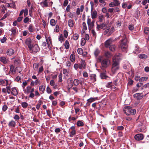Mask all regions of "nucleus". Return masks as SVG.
I'll return each instance as SVG.
<instances>
[{
  "mask_svg": "<svg viewBox=\"0 0 149 149\" xmlns=\"http://www.w3.org/2000/svg\"><path fill=\"white\" fill-rule=\"evenodd\" d=\"M119 47L123 52H126L128 47L127 40L125 34L123 36V39L120 41Z\"/></svg>",
  "mask_w": 149,
  "mask_h": 149,
  "instance_id": "nucleus-1",
  "label": "nucleus"
},
{
  "mask_svg": "<svg viewBox=\"0 0 149 149\" xmlns=\"http://www.w3.org/2000/svg\"><path fill=\"white\" fill-rule=\"evenodd\" d=\"M120 68L119 63L118 60L113 58L112 62L111 71L113 74L115 73Z\"/></svg>",
  "mask_w": 149,
  "mask_h": 149,
  "instance_id": "nucleus-2",
  "label": "nucleus"
},
{
  "mask_svg": "<svg viewBox=\"0 0 149 149\" xmlns=\"http://www.w3.org/2000/svg\"><path fill=\"white\" fill-rule=\"evenodd\" d=\"M125 113L127 115H134L136 113V110L134 109H132L130 106L125 107L123 110Z\"/></svg>",
  "mask_w": 149,
  "mask_h": 149,
  "instance_id": "nucleus-3",
  "label": "nucleus"
},
{
  "mask_svg": "<svg viewBox=\"0 0 149 149\" xmlns=\"http://www.w3.org/2000/svg\"><path fill=\"white\" fill-rule=\"evenodd\" d=\"M30 52L31 53H35L40 50V48L38 45L36 44L32 45L31 47V49H29Z\"/></svg>",
  "mask_w": 149,
  "mask_h": 149,
  "instance_id": "nucleus-4",
  "label": "nucleus"
},
{
  "mask_svg": "<svg viewBox=\"0 0 149 149\" xmlns=\"http://www.w3.org/2000/svg\"><path fill=\"white\" fill-rule=\"evenodd\" d=\"M110 64V60L108 59H105L101 62L102 66L103 68H106L108 67Z\"/></svg>",
  "mask_w": 149,
  "mask_h": 149,
  "instance_id": "nucleus-5",
  "label": "nucleus"
},
{
  "mask_svg": "<svg viewBox=\"0 0 149 149\" xmlns=\"http://www.w3.org/2000/svg\"><path fill=\"white\" fill-rule=\"evenodd\" d=\"M116 40V39H113L112 38H110L107 40L105 43V46L107 48L109 47L110 46H111V44L113 42L115 41Z\"/></svg>",
  "mask_w": 149,
  "mask_h": 149,
  "instance_id": "nucleus-6",
  "label": "nucleus"
},
{
  "mask_svg": "<svg viewBox=\"0 0 149 149\" xmlns=\"http://www.w3.org/2000/svg\"><path fill=\"white\" fill-rule=\"evenodd\" d=\"M33 40L30 38H27L25 41V43L28 46L29 49H31V47L32 46L31 43Z\"/></svg>",
  "mask_w": 149,
  "mask_h": 149,
  "instance_id": "nucleus-7",
  "label": "nucleus"
},
{
  "mask_svg": "<svg viewBox=\"0 0 149 149\" xmlns=\"http://www.w3.org/2000/svg\"><path fill=\"white\" fill-rule=\"evenodd\" d=\"M143 135L141 134H137L134 136L135 139L137 141L142 140L143 139Z\"/></svg>",
  "mask_w": 149,
  "mask_h": 149,
  "instance_id": "nucleus-8",
  "label": "nucleus"
},
{
  "mask_svg": "<svg viewBox=\"0 0 149 149\" xmlns=\"http://www.w3.org/2000/svg\"><path fill=\"white\" fill-rule=\"evenodd\" d=\"M106 27V25L104 23L100 25H99L98 24H97V26L96 27V28L97 30L98 31L100 30V29H104Z\"/></svg>",
  "mask_w": 149,
  "mask_h": 149,
  "instance_id": "nucleus-9",
  "label": "nucleus"
},
{
  "mask_svg": "<svg viewBox=\"0 0 149 149\" xmlns=\"http://www.w3.org/2000/svg\"><path fill=\"white\" fill-rule=\"evenodd\" d=\"M69 130L70 132L69 136L71 137H73L74 135V127L72 126Z\"/></svg>",
  "mask_w": 149,
  "mask_h": 149,
  "instance_id": "nucleus-10",
  "label": "nucleus"
},
{
  "mask_svg": "<svg viewBox=\"0 0 149 149\" xmlns=\"http://www.w3.org/2000/svg\"><path fill=\"white\" fill-rule=\"evenodd\" d=\"M14 50L11 48L8 49L6 52L7 54L9 56L12 55L14 54Z\"/></svg>",
  "mask_w": 149,
  "mask_h": 149,
  "instance_id": "nucleus-11",
  "label": "nucleus"
},
{
  "mask_svg": "<svg viewBox=\"0 0 149 149\" xmlns=\"http://www.w3.org/2000/svg\"><path fill=\"white\" fill-rule=\"evenodd\" d=\"M18 91L15 88H11V93L14 96H16L18 94Z\"/></svg>",
  "mask_w": 149,
  "mask_h": 149,
  "instance_id": "nucleus-12",
  "label": "nucleus"
},
{
  "mask_svg": "<svg viewBox=\"0 0 149 149\" xmlns=\"http://www.w3.org/2000/svg\"><path fill=\"white\" fill-rule=\"evenodd\" d=\"M0 61L3 63L4 64H6L8 63V61L6 59V57L4 56L0 57Z\"/></svg>",
  "mask_w": 149,
  "mask_h": 149,
  "instance_id": "nucleus-13",
  "label": "nucleus"
},
{
  "mask_svg": "<svg viewBox=\"0 0 149 149\" xmlns=\"http://www.w3.org/2000/svg\"><path fill=\"white\" fill-rule=\"evenodd\" d=\"M141 94L142 93H136L134 95V97L137 100H140L143 97Z\"/></svg>",
  "mask_w": 149,
  "mask_h": 149,
  "instance_id": "nucleus-14",
  "label": "nucleus"
},
{
  "mask_svg": "<svg viewBox=\"0 0 149 149\" xmlns=\"http://www.w3.org/2000/svg\"><path fill=\"white\" fill-rule=\"evenodd\" d=\"M84 9V6L81 5L80 6V8H78L77 9L76 13L77 15H79L80 14V12H82L83 11Z\"/></svg>",
  "mask_w": 149,
  "mask_h": 149,
  "instance_id": "nucleus-15",
  "label": "nucleus"
},
{
  "mask_svg": "<svg viewBox=\"0 0 149 149\" xmlns=\"http://www.w3.org/2000/svg\"><path fill=\"white\" fill-rule=\"evenodd\" d=\"M32 87L31 86H27L25 90H24V92L26 94H29L30 93L31 90L32 88Z\"/></svg>",
  "mask_w": 149,
  "mask_h": 149,
  "instance_id": "nucleus-16",
  "label": "nucleus"
},
{
  "mask_svg": "<svg viewBox=\"0 0 149 149\" xmlns=\"http://www.w3.org/2000/svg\"><path fill=\"white\" fill-rule=\"evenodd\" d=\"M8 81L7 80H3L2 79H0V85H4L6 84V86L8 85Z\"/></svg>",
  "mask_w": 149,
  "mask_h": 149,
  "instance_id": "nucleus-17",
  "label": "nucleus"
},
{
  "mask_svg": "<svg viewBox=\"0 0 149 149\" xmlns=\"http://www.w3.org/2000/svg\"><path fill=\"white\" fill-rule=\"evenodd\" d=\"M106 70H105L103 72L101 73L100 76L102 79H106L108 77L106 75Z\"/></svg>",
  "mask_w": 149,
  "mask_h": 149,
  "instance_id": "nucleus-18",
  "label": "nucleus"
},
{
  "mask_svg": "<svg viewBox=\"0 0 149 149\" xmlns=\"http://www.w3.org/2000/svg\"><path fill=\"white\" fill-rule=\"evenodd\" d=\"M91 17L93 19L96 18L97 17V13L96 11H94L91 13Z\"/></svg>",
  "mask_w": 149,
  "mask_h": 149,
  "instance_id": "nucleus-19",
  "label": "nucleus"
},
{
  "mask_svg": "<svg viewBox=\"0 0 149 149\" xmlns=\"http://www.w3.org/2000/svg\"><path fill=\"white\" fill-rule=\"evenodd\" d=\"M104 55L105 57L107 58H110L112 56L111 54L108 51L105 52Z\"/></svg>",
  "mask_w": 149,
  "mask_h": 149,
  "instance_id": "nucleus-20",
  "label": "nucleus"
},
{
  "mask_svg": "<svg viewBox=\"0 0 149 149\" xmlns=\"http://www.w3.org/2000/svg\"><path fill=\"white\" fill-rule=\"evenodd\" d=\"M90 79L92 80L93 82H94L96 81V75L95 74H91L90 76Z\"/></svg>",
  "mask_w": 149,
  "mask_h": 149,
  "instance_id": "nucleus-21",
  "label": "nucleus"
},
{
  "mask_svg": "<svg viewBox=\"0 0 149 149\" xmlns=\"http://www.w3.org/2000/svg\"><path fill=\"white\" fill-rule=\"evenodd\" d=\"M138 57L140 58L143 59H146L147 58V56L144 54H141L138 55Z\"/></svg>",
  "mask_w": 149,
  "mask_h": 149,
  "instance_id": "nucleus-22",
  "label": "nucleus"
},
{
  "mask_svg": "<svg viewBox=\"0 0 149 149\" xmlns=\"http://www.w3.org/2000/svg\"><path fill=\"white\" fill-rule=\"evenodd\" d=\"M40 4H43V7H47L48 6L47 0H45L43 1L40 3Z\"/></svg>",
  "mask_w": 149,
  "mask_h": 149,
  "instance_id": "nucleus-23",
  "label": "nucleus"
},
{
  "mask_svg": "<svg viewBox=\"0 0 149 149\" xmlns=\"http://www.w3.org/2000/svg\"><path fill=\"white\" fill-rule=\"evenodd\" d=\"M98 100V97H91L87 100V102H89L90 103H91L95 100Z\"/></svg>",
  "mask_w": 149,
  "mask_h": 149,
  "instance_id": "nucleus-24",
  "label": "nucleus"
},
{
  "mask_svg": "<svg viewBox=\"0 0 149 149\" xmlns=\"http://www.w3.org/2000/svg\"><path fill=\"white\" fill-rule=\"evenodd\" d=\"M16 123L13 120L9 122L8 123V125L10 127H14Z\"/></svg>",
  "mask_w": 149,
  "mask_h": 149,
  "instance_id": "nucleus-25",
  "label": "nucleus"
},
{
  "mask_svg": "<svg viewBox=\"0 0 149 149\" xmlns=\"http://www.w3.org/2000/svg\"><path fill=\"white\" fill-rule=\"evenodd\" d=\"M70 61L72 62H73L74 61V54L73 51L70 55Z\"/></svg>",
  "mask_w": 149,
  "mask_h": 149,
  "instance_id": "nucleus-26",
  "label": "nucleus"
},
{
  "mask_svg": "<svg viewBox=\"0 0 149 149\" xmlns=\"http://www.w3.org/2000/svg\"><path fill=\"white\" fill-rule=\"evenodd\" d=\"M109 49L112 52L115 51L116 50V46L114 45H112L109 47Z\"/></svg>",
  "mask_w": 149,
  "mask_h": 149,
  "instance_id": "nucleus-27",
  "label": "nucleus"
},
{
  "mask_svg": "<svg viewBox=\"0 0 149 149\" xmlns=\"http://www.w3.org/2000/svg\"><path fill=\"white\" fill-rule=\"evenodd\" d=\"M104 16L102 15H99V21L101 22H102L103 21L104 19Z\"/></svg>",
  "mask_w": 149,
  "mask_h": 149,
  "instance_id": "nucleus-28",
  "label": "nucleus"
},
{
  "mask_svg": "<svg viewBox=\"0 0 149 149\" xmlns=\"http://www.w3.org/2000/svg\"><path fill=\"white\" fill-rule=\"evenodd\" d=\"M77 125L78 127L83 126L84 125L83 123L80 120L78 121L77 123Z\"/></svg>",
  "mask_w": 149,
  "mask_h": 149,
  "instance_id": "nucleus-29",
  "label": "nucleus"
},
{
  "mask_svg": "<svg viewBox=\"0 0 149 149\" xmlns=\"http://www.w3.org/2000/svg\"><path fill=\"white\" fill-rule=\"evenodd\" d=\"M68 24L70 27H73L74 25L73 21L72 19L69 20L68 22Z\"/></svg>",
  "mask_w": 149,
  "mask_h": 149,
  "instance_id": "nucleus-30",
  "label": "nucleus"
},
{
  "mask_svg": "<svg viewBox=\"0 0 149 149\" xmlns=\"http://www.w3.org/2000/svg\"><path fill=\"white\" fill-rule=\"evenodd\" d=\"M22 107L24 108H26L28 106V104L25 102H23L21 103Z\"/></svg>",
  "mask_w": 149,
  "mask_h": 149,
  "instance_id": "nucleus-31",
  "label": "nucleus"
},
{
  "mask_svg": "<svg viewBox=\"0 0 149 149\" xmlns=\"http://www.w3.org/2000/svg\"><path fill=\"white\" fill-rule=\"evenodd\" d=\"M100 52V51L99 50V49H96L94 52V54L95 56L96 57H97L98 55Z\"/></svg>",
  "mask_w": 149,
  "mask_h": 149,
  "instance_id": "nucleus-32",
  "label": "nucleus"
},
{
  "mask_svg": "<svg viewBox=\"0 0 149 149\" xmlns=\"http://www.w3.org/2000/svg\"><path fill=\"white\" fill-rule=\"evenodd\" d=\"M10 70L12 72L13 74H14L15 73L14 70V67L13 65H11L10 66Z\"/></svg>",
  "mask_w": 149,
  "mask_h": 149,
  "instance_id": "nucleus-33",
  "label": "nucleus"
},
{
  "mask_svg": "<svg viewBox=\"0 0 149 149\" xmlns=\"http://www.w3.org/2000/svg\"><path fill=\"white\" fill-rule=\"evenodd\" d=\"M65 47L66 49H68L69 47V44L68 41L66 40L65 42Z\"/></svg>",
  "mask_w": 149,
  "mask_h": 149,
  "instance_id": "nucleus-34",
  "label": "nucleus"
},
{
  "mask_svg": "<svg viewBox=\"0 0 149 149\" xmlns=\"http://www.w3.org/2000/svg\"><path fill=\"white\" fill-rule=\"evenodd\" d=\"M45 86H39V90L40 91L44 92L45 91Z\"/></svg>",
  "mask_w": 149,
  "mask_h": 149,
  "instance_id": "nucleus-35",
  "label": "nucleus"
},
{
  "mask_svg": "<svg viewBox=\"0 0 149 149\" xmlns=\"http://www.w3.org/2000/svg\"><path fill=\"white\" fill-rule=\"evenodd\" d=\"M12 32V34L15 35L16 33V30L15 28H13L11 29L10 30Z\"/></svg>",
  "mask_w": 149,
  "mask_h": 149,
  "instance_id": "nucleus-36",
  "label": "nucleus"
},
{
  "mask_svg": "<svg viewBox=\"0 0 149 149\" xmlns=\"http://www.w3.org/2000/svg\"><path fill=\"white\" fill-rule=\"evenodd\" d=\"M148 79V78L147 77H143L140 78L139 79V81L140 82L144 81L147 80Z\"/></svg>",
  "mask_w": 149,
  "mask_h": 149,
  "instance_id": "nucleus-37",
  "label": "nucleus"
},
{
  "mask_svg": "<svg viewBox=\"0 0 149 149\" xmlns=\"http://www.w3.org/2000/svg\"><path fill=\"white\" fill-rule=\"evenodd\" d=\"M113 3L115 6H117L120 4L119 1L117 0H114Z\"/></svg>",
  "mask_w": 149,
  "mask_h": 149,
  "instance_id": "nucleus-38",
  "label": "nucleus"
},
{
  "mask_svg": "<svg viewBox=\"0 0 149 149\" xmlns=\"http://www.w3.org/2000/svg\"><path fill=\"white\" fill-rule=\"evenodd\" d=\"M50 24L52 26H54L56 24L55 20L53 19H51L50 21Z\"/></svg>",
  "mask_w": 149,
  "mask_h": 149,
  "instance_id": "nucleus-39",
  "label": "nucleus"
},
{
  "mask_svg": "<svg viewBox=\"0 0 149 149\" xmlns=\"http://www.w3.org/2000/svg\"><path fill=\"white\" fill-rule=\"evenodd\" d=\"M114 31V28L113 27L111 28V29L109 30V34L108 35V36H110Z\"/></svg>",
  "mask_w": 149,
  "mask_h": 149,
  "instance_id": "nucleus-40",
  "label": "nucleus"
},
{
  "mask_svg": "<svg viewBox=\"0 0 149 149\" xmlns=\"http://www.w3.org/2000/svg\"><path fill=\"white\" fill-rule=\"evenodd\" d=\"M6 91L8 94H9L11 93V89L10 87L9 86H7L6 87Z\"/></svg>",
  "mask_w": 149,
  "mask_h": 149,
  "instance_id": "nucleus-41",
  "label": "nucleus"
},
{
  "mask_svg": "<svg viewBox=\"0 0 149 149\" xmlns=\"http://www.w3.org/2000/svg\"><path fill=\"white\" fill-rule=\"evenodd\" d=\"M109 27L107 28L104 31V35H106L108 36V35L109 34Z\"/></svg>",
  "mask_w": 149,
  "mask_h": 149,
  "instance_id": "nucleus-42",
  "label": "nucleus"
},
{
  "mask_svg": "<svg viewBox=\"0 0 149 149\" xmlns=\"http://www.w3.org/2000/svg\"><path fill=\"white\" fill-rule=\"evenodd\" d=\"M94 22L93 21L91 22L89 25H88V28L90 29H91L94 26Z\"/></svg>",
  "mask_w": 149,
  "mask_h": 149,
  "instance_id": "nucleus-43",
  "label": "nucleus"
},
{
  "mask_svg": "<svg viewBox=\"0 0 149 149\" xmlns=\"http://www.w3.org/2000/svg\"><path fill=\"white\" fill-rule=\"evenodd\" d=\"M81 65L83 66V68L85 69L86 68V62L84 60H81Z\"/></svg>",
  "mask_w": 149,
  "mask_h": 149,
  "instance_id": "nucleus-44",
  "label": "nucleus"
},
{
  "mask_svg": "<svg viewBox=\"0 0 149 149\" xmlns=\"http://www.w3.org/2000/svg\"><path fill=\"white\" fill-rule=\"evenodd\" d=\"M29 31L30 32H33V29L32 24H31L29 25Z\"/></svg>",
  "mask_w": 149,
  "mask_h": 149,
  "instance_id": "nucleus-45",
  "label": "nucleus"
},
{
  "mask_svg": "<svg viewBox=\"0 0 149 149\" xmlns=\"http://www.w3.org/2000/svg\"><path fill=\"white\" fill-rule=\"evenodd\" d=\"M62 74L61 72H60L59 74V79H58V82H61L62 81Z\"/></svg>",
  "mask_w": 149,
  "mask_h": 149,
  "instance_id": "nucleus-46",
  "label": "nucleus"
},
{
  "mask_svg": "<svg viewBox=\"0 0 149 149\" xmlns=\"http://www.w3.org/2000/svg\"><path fill=\"white\" fill-rule=\"evenodd\" d=\"M83 28L84 31H86L87 29L86 24L85 22H84L82 23Z\"/></svg>",
  "mask_w": 149,
  "mask_h": 149,
  "instance_id": "nucleus-47",
  "label": "nucleus"
},
{
  "mask_svg": "<svg viewBox=\"0 0 149 149\" xmlns=\"http://www.w3.org/2000/svg\"><path fill=\"white\" fill-rule=\"evenodd\" d=\"M77 140V141L76 142V143L77 145L79 144V143L81 142V139L80 138L79 139L77 137H75V141Z\"/></svg>",
  "mask_w": 149,
  "mask_h": 149,
  "instance_id": "nucleus-48",
  "label": "nucleus"
},
{
  "mask_svg": "<svg viewBox=\"0 0 149 149\" xmlns=\"http://www.w3.org/2000/svg\"><path fill=\"white\" fill-rule=\"evenodd\" d=\"M144 33L147 35L148 34L149 32V29L148 27H146L144 28Z\"/></svg>",
  "mask_w": 149,
  "mask_h": 149,
  "instance_id": "nucleus-49",
  "label": "nucleus"
},
{
  "mask_svg": "<svg viewBox=\"0 0 149 149\" xmlns=\"http://www.w3.org/2000/svg\"><path fill=\"white\" fill-rule=\"evenodd\" d=\"M58 39L60 41H64V38L63 37V35L62 34L60 35Z\"/></svg>",
  "mask_w": 149,
  "mask_h": 149,
  "instance_id": "nucleus-50",
  "label": "nucleus"
},
{
  "mask_svg": "<svg viewBox=\"0 0 149 149\" xmlns=\"http://www.w3.org/2000/svg\"><path fill=\"white\" fill-rule=\"evenodd\" d=\"M83 50L81 48H79L78 49L77 52L80 54H83Z\"/></svg>",
  "mask_w": 149,
  "mask_h": 149,
  "instance_id": "nucleus-51",
  "label": "nucleus"
},
{
  "mask_svg": "<svg viewBox=\"0 0 149 149\" xmlns=\"http://www.w3.org/2000/svg\"><path fill=\"white\" fill-rule=\"evenodd\" d=\"M64 36L65 38H67L68 36V32L66 30H65L63 32Z\"/></svg>",
  "mask_w": 149,
  "mask_h": 149,
  "instance_id": "nucleus-52",
  "label": "nucleus"
},
{
  "mask_svg": "<svg viewBox=\"0 0 149 149\" xmlns=\"http://www.w3.org/2000/svg\"><path fill=\"white\" fill-rule=\"evenodd\" d=\"M27 82L25 81H24L22 83V87H23V89H24L25 87V86L27 85Z\"/></svg>",
  "mask_w": 149,
  "mask_h": 149,
  "instance_id": "nucleus-53",
  "label": "nucleus"
},
{
  "mask_svg": "<svg viewBox=\"0 0 149 149\" xmlns=\"http://www.w3.org/2000/svg\"><path fill=\"white\" fill-rule=\"evenodd\" d=\"M86 40L85 39H82L81 41V44L82 46H84Z\"/></svg>",
  "mask_w": 149,
  "mask_h": 149,
  "instance_id": "nucleus-54",
  "label": "nucleus"
},
{
  "mask_svg": "<svg viewBox=\"0 0 149 149\" xmlns=\"http://www.w3.org/2000/svg\"><path fill=\"white\" fill-rule=\"evenodd\" d=\"M15 80L18 82H21V77L19 76H17L15 79Z\"/></svg>",
  "mask_w": 149,
  "mask_h": 149,
  "instance_id": "nucleus-55",
  "label": "nucleus"
},
{
  "mask_svg": "<svg viewBox=\"0 0 149 149\" xmlns=\"http://www.w3.org/2000/svg\"><path fill=\"white\" fill-rule=\"evenodd\" d=\"M6 40V38L5 37H3V38L1 40V42L2 43H4Z\"/></svg>",
  "mask_w": 149,
  "mask_h": 149,
  "instance_id": "nucleus-56",
  "label": "nucleus"
},
{
  "mask_svg": "<svg viewBox=\"0 0 149 149\" xmlns=\"http://www.w3.org/2000/svg\"><path fill=\"white\" fill-rule=\"evenodd\" d=\"M24 15L26 16L28 15V10L27 8L25 9L24 10Z\"/></svg>",
  "mask_w": 149,
  "mask_h": 149,
  "instance_id": "nucleus-57",
  "label": "nucleus"
},
{
  "mask_svg": "<svg viewBox=\"0 0 149 149\" xmlns=\"http://www.w3.org/2000/svg\"><path fill=\"white\" fill-rule=\"evenodd\" d=\"M69 120L70 122L72 123L74 120V118L70 116L69 118Z\"/></svg>",
  "mask_w": 149,
  "mask_h": 149,
  "instance_id": "nucleus-58",
  "label": "nucleus"
},
{
  "mask_svg": "<svg viewBox=\"0 0 149 149\" xmlns=\"http://www.w3.org/2000/svg\"><path fill=\"white\" fill-rule=\"evenodd\" d=\"M46 91L48 93H50L52 92V90L48 86L47 88Z\"/></svg>",
  "mask_w": 149,
  "mask_h": 149,
  "instance_id": "nucleus-59",
  "label": "nucleus"
},
{
  "mask_svg": "<svg viewBox=\"0 0 149 149\" xmlns=\"http://www.w3.org/2000/svg\"><path fill=\"white\" fill-rule=\"evenodd\" d=\"M43 70V68L42 66H41L39 69L38 74H40Z\"/></svg>",
  "mask_w": 149,
  "mask_h": 149,
  "instance_id": "nucleus-60",
  "label": "nucleus"
},
{
  "mask_svg": "<svg viewBox=\"0 0 149 149\" xmlns=\"http://www.w3.org/2000/svg\"><path fill=\"white\" fill-rule=\"evenodd\" d=\"M35 94L33 93H30V94L29 96V97L33 98L35 97Z\"/></svg>",
  "mask_w": 149,
  "mask_h": 149,
  "instance_id": "nucleus-61",
  "label": "nucleus"
},
{
  "mask_svg": "<svg viewBox=\"0 0 149 149\" xmlns=\"http://www.w3.org/2000/svg\"><path fill=\"white\" fill-rule=\"evenodd\" d=\"M55 30L56 32H58L59 31V27L58 25H56L55 27Z\"/></svg>",
  "mask_w": 149,
  "mask_h": 149,
  "instance_id": "nucleus-62",
  "label": "nucleus"
},
{
  "mask_svg": "<svg viewBox=\"0 0 149 149\" xmlns=\"http://www.w3.org/2000/svg\"><path fill=\"white\" fill-rule=\"evenodd\" d=\"M50 84L52 86H54L55 84V82L54 79L51 80L50 82Z\"/></svg>",
  "mask_w": 149,
  "mask_h": 149,
  "instance_id": "nucleus-63",
  "label": "nucleus"
},
{
  "mask_svg": "<svg viewBox=\"0 0 149 149\" xmlns=\"http://www.w3.org/2000/svg\"><path fill=\"white\" fill-rule=\"evenodd\" d=\"M8 107L6 105H4L2 107V110L3 111H6Z\"/></svg>",
  "mask_w": 149,
  "mask_h": 149,
  "instance_id": "nucleus-64",
  "label": "nucleus"
}]
</instances>
